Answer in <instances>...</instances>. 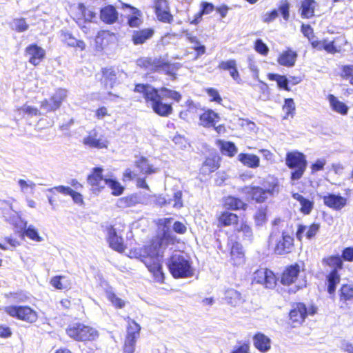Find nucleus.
<instances>
[{
	"label": "nucleus",
	"mask_w": 353,
	"mask_h": 353,
	"mask_svg": "<svg viewBox=\"0 0 353 353\" xmlns=\"http://www.w3.org/2000/svg\"><path fill=\"white\" fill-rule=\"evenodd\" d=\"M179 243V240L174 234L165 232L152 236L142 247L130 249L128 256L141 261L152 274L154 280L163 283L165 276L161 259L164 250L168 245Z\"/></svg>",
	"instance_id": "1"
},
{
	"label": "nucleus",
	"mask_w": 353,
	"mask_h": 353,
	"mask_svg": "<svg viewBox=\"0 0 353 353\" xmlns=\"http://www.w3.org/2000/svg\"><path fill=\"white\" fill-rule=\"evenodd\" d=\"M133 91L141 94L145 104L162 117H167L173 112L171 103L163 102V97L175 102H179L182 99L181 94L178 91L165 87L158 89L148 83H135Z\"/></svg>",
	"instance_id": "2"
},
{
	"label": "nucleus",
	"mask_w": 353,
	"mask_h": 353,
	"mask_svg": "<svg viewBox=\"0 0 353 353\" xmlns=\"http://www.w3.org/2000/svg\"><path fill=\"white\" fill-rule=\"evenodd\" d=\"M343 261L353 262V247H346L341 255L332 254L324 256L321 263L325 268L330 270L325 276V286L327 292L332 296H334L337 286L341 281L340 271L343 268Z\"/></svg>",
	"instance_id": "3"
},
{
	"label": "nucleus",
	"mask_w": 353,
	"mask_h": 353,
	"mask_svg": "<svg viewBox=\"0 0 353 353\" xmlns=\"http://www.w3.org/2000/svg\"><path fill=\"white\" fill-rule=\"evenodd\" d=\"M280 182L277 177L269 176L264 187L250 184L241 188L240 192L250 203L262 204L280 192Z\"/></svg>",
	"instance_id": "4"
},
{
	"label": "nucleus",
	"mask_w": 353,
	"mask_h": 353,
	"mask_svg": "<svg viewBox=\"0 0 353 353\" xmlns=\"http://www.w3.org/2000/svg\"><path fill=\"white\" fill-rule=\"evenodd\" d=\"M218 228L234 227V232L242 233L243 238L251 239L253 236L252 229L246 220L240 221L239 216L234 212L223 210L216 216Z\"/></svg>",
	"instance_id": "5"
},
{
	"label": "nucleus",
	"mask_w": 353,
	"mask_h": 353,
	"mask_svg": "<svg viewBox=\"0 0 353 353\" xmlns=\"http://www.w3.org/2000/svg\"><path fill=\"white\" fill-rule=\"evenodd\" d=\"M318 312V307L314 303L307 305L303 302H294L288 312L289 323L292 327L302 325L308 316H314Z\"/></svg>",
	"instance_id": "6"
},
{
	"label": "nucleus",
	"mask_w": 353,
	"mask_h": 353,
	"mask_svg": "<svg viewBox=\"0 0 353 353\" xmlns=\"http://www.w3.org/2000/svg\"><path fill=\"white\" fill-rule=\"evenodd\" d=\"M167 267L174 279H187L194 274L191 261L181 254L171 255L167 262Z\"/></svg>",
	"instance_id": "7"
},
{
	"label": "nucleus",
	"mask_w": 353,
	"mask_h": 353,
	"mask_svg": "<svg viewBox=\"0 0 353 353\" xmlns=\"http://www.w3.org/2000/svg\"><path fill=\"white\" fill-rule=\"evenodd\" d=\"M65 333L74 341L84 343L94 341L99 336L94 327L82 323L70 324L65 329Z\"/></svg>",
	"instance_id": "8"
},
{
	"label": "nucleus",
	"mask_w": 353,
	"mask_h": 353,
	"mask_svg": "<svg viewBox=\"0 0 353 353\" xmlns=\"http://www.w3.org/2000/svg\"><path fill=\"white\" fill-rule=\"evenodd\" d=\"M301 30L303 34L308 39L312 47L317 50H325L328 54L339 53L341 48L336 46V38L330 41L327 39L319 40L314 34V30L310 24H302Z\"/></svg>",
	"instance_id": "9"
},
{
	"label": "nucleus",
	"mask_w": 353,
	"mask_h": 353,
	"mask_svg": "<svg viewBox=\"0 0 353 353\" xmlns=\"http://www.w3.org/2000/svg\"><path fill=\"white\" fill-rule=\"evenodd\" d=\"M286 166L292 170L290 174V179L292 181L301 179L307 168V160L305 154L298 150L286 153Z\"/></svg>",
	"instance_id": "10"
},
{
	"label": "nucleus",
	"mask_w": 353,
	"mask_h": 353,
	"mask_svg": "<svg viewBox=\"0 0 353 353\" xmlns=\"http://www.w3.org/2000/svg\"><path fill=\"white\" fill-rule=\"evenodd\" d=\"M268 246L273 247L274 253L277 255H285L294 250V239L286 232H282L281 237L276 234H270L268 237Z\"/></svg>",
	"instance_id": "11"
},
{
	"label": "nucleus",
	"mask_w": 353,
	"mask_h": 353,
	"mask_svg": "<svg viewBox=\"0 0 353 353\" xmlns=\"http://www.w3.org/2000/svg\"><path fill=\"white\" fill-rule=\"evenodd\" d=\"M137 65L140 68L152 73L163 70L167 75L173 74L171 63L161 58L142 57L137 60Z\"/></svg>",
	"instance_id": "12"
},
{
	"label": "nucleus",
	"mask_w": 353,
	"mask_h": 353,
	"mask_svg": "<svg viewBox=\"0 0 353 353\" xmlns=\"http://www.w3.org/2000/svg\"><path fill=\"white\" fill-rule=\"evenodd\" d=\"M3 310L10 316L28 323H34L38 320L37 312L28 305H11Z\"/></svg>",
	"instance_id": "13"
},
{
	"label": "nucleus",
	"mask_w": 353,
	"mask_h": 353,
	"mask_svg": "<svg viewBox=\"0 0 353 353\" xmlns=\"http://www.w3.org/2000/svg\"><path fill=\"white\" fill-rule=\"evenodd\" d=\"M233 236L228 238L227 246L229 250L228 262L234 268L243 266L246 261L245 251L242 245Z\"/></svg>",
	"instance_id": "14"
},
{
	"label": "nucleus",
	"mask_w": 353,
	"mask_h": 353,
	"mask_svg": "<svg viewBox=\"0 0 353 353\" xmlns=\"http://www.w3.org/2000/svg\"><path fill=\"white\" fill-rule=\"evenodd\" d=\"M67 97V90L63 88H57L54 92L50 95L49 99H45L41 101L40 106L46 110V112H54L59 110L62 103Z\"/></svg>",
	"instance_id": "15"
},
{
	"label": "nucleus",
	"mask_w": 353,
	"mask_h": 353,
	"mask_svg": "<svg viewBox=\"0 0 353 353\" xmlns=\"http://www.w3.org/2000/svg\"><path fill=\"white\" fill-rule=\"evenodd\" d=\"M304 266L305 264L303 261L287 265L281 274V283L286 286L294 283L301 272L304 271Z\"/></svg>",
	"instance_id": "16"
},
{
	"label": "nucleus",
	"mask_w": 353,
	"mask_h": 353,
	"mask_svg": "<svg viewBox=\"0 0 353 353\" xmlns=\"http://www.w3.org/2000/svg\"><path fill=\"white\" fill-rule=\"evenodd\" d=\"M107 179L108 178L103 175V168L99 166L93 168L87 176V182L94 193H99L103 190Z\"/></svg>",
	"instance_id": "17"
},
{
	"label": "nucleus",
	"mask_w": 353,
	"mask_h": 353,
	"mask_svg": "<svg viewBox=\"0 0 353 353\" xmlns=\"http://www.w3.org/2000/svg\"><path fill=\"white\" fill-rule=\"evenodd\" d=\"M275 274L268 268H259L254 271L252 283L261 284L267 288H272L276 283Z\"/></svg>",
	"instance_id": "18"
},
{
	"label": "nucleus",
	"mask_w": 353,
	"mask_h": 353,
	"mask_svg": "<svg viewBox=\"0 0 353 353\" xmlns=\"http://www.w3.org/2000/svg\"><path fill=\"white\" fill-rule=\"evenodd\" d=\"M152 8L157 19L165 23H172L174 17L170 12L168 0H154Z\"/></svg>",
	"instance_id": "19"
},
{
	"label": "nucleus",
	"mask_w": 353,
	"mask_h": 353,
	"mask_svg": "<svg viewBox=\"0 0 353 353\" xmlns=\"http://www.w3.org/2000/svg\"><path fill=\"white\" fill-rule=\"evenodd\" d=\"M321 230V223L313 222L308 225L304 224H298L295 233L296 239L301 242L304 238L307 240L315 239Z\"/></svg>",
	"instance_id": "20"
},
{
	"label": "nucleus",
	"mask_w": 353,
	"mask_h": 353,
	"mask_svg": "<svg viewBox=\"0 0 353 353\" xmlns=\"http://www.w3.org/2000/svg\"><path fill=\"white\" fill-rule=\"evenodd\" d=\"M106 232V241L109 247L117 252H124L126 249V245L122 236L117 234L114 225H110L107 226Z\"/></svg>",
	"instance_id": "21"
},
{
	"label": "nucleus",
	"mask_w": 353,
	"mask_h": 353,
	"mask_svg": "<svg viewBox=\"0 0 353 353\" xmlns=\"http://www.w3.org/2000/svg\"><path fill=\"white\" fill-rule=\"evenodd\" d=\"M82 143L90 148L105 149L108 146V141L103 136L100 135L95 130H91L83 138Z\"/></svg>",
	"instance_id": "22"
},
{
	"label": "nucleus",
	"mask_w": 353,
	"mask_h": 353,
	"mask_svg": "<svg viewBox=\"0 0 353 353\" xmlns=\"http://www.w3.org/2000/svg\"><path fill=\"white\" fill-rule=\"evenodd\" d=\"M290 3L288 0H281L278 9L266 12L263 17V21L266 23L273 21L278 17V12H280L283 19L288 21L290 19Z\"/></svg>",
	"instance_id": "23"
},
{
	"label": "nucleus",
	"mask_w": 353,
	"mask_h": 353,
	"mask_svg": "<svg viewBox=\"0 0 353 353\" xmlns=\"http://www.w3.org/2000/svg\"><path fill=\"white\" fill-rule=\"evenodd\" d=\"M25 55L28 57V61L34 66H37L44 59L46 51L36 43H32L25 48Z\"/></svg>",
	"instance_id": "24"
},
{
	"label": "nucleus",
	"mask_w": 353,
	"mask_h": 353,
	"mask_svg": "<svg viewBox=\"0 0 353 353\" xmlns=\"http://www.w3.org/2000/svg\"><path fill=\"white\" fill-rule=\"evenodd\" d=\"M96 17V13L87 8L83 3H79L72 12V18L77 22H91Z\"/></svg>",
	"instance_id": "25"
},
{
	"label": "nucleus",
	"mask_w": 353,
	"mask_h": 353,
	"mask_svg": "<svg viewBox=\"0 0 353 353\" xmlns=\"http://www.w3.org/2000/svg\"><path fill=\"white\" fill-rule=\"evenodd\" d=\"M323 203L327 208L339 211L347 204V199L340 194L330 193L323 196Z\"/></svg>",
	"instance_id": "26"
},
{
	"label": "nucleus",
	"mask_w": 353,
	"mask_h": 353,
	"mask_svg": "<svg viewBox=\"0 0 353 353\" xmlns=\"http://www.w3.org/2000/svg\"><path fill=\"white\" fill-rule=\"evenodd\" d=\"M125 321L127 323V326L124 342L136 344L137 339L140 336L141 327L138 323L129 316L125 317Z\"/></svg>",
	"instance_id": "27"
},
{
	"label": "nucleus",
	"mask_w": 353,
	"mask_h": 353,
	"mask_svg": "<svg viewBox=\"0 0 353 353\" xmlns=\"http://www.w3.org/2000/svg\"><path fill=\"white\" fill-rule=\"evenodd\" d=\"M221 162V157L218 154H210L203 162L201 172L203 175H208L216 171L220 168Z\"/></svg>",
	"instance_id": "28"
},
{
	"label": "nucleus",
	"mask_w": 353,
	"mask_h": 353,
	"mask_svg": "<svg viewBox=\"0 0 353 353\" xmlns=\"http://www.w3.org/2000/svg\"><path fill=\"white\" fill-rule=\"evenodd\" d=\"M218 69L222 71H228L232 79L237 83H241L242 79L237 68V62L234 59L221 61L217 66Z\"/></svg>",
	"instance_id": "29"
},
{
	"label": "nucleus",
	"mask_w": 353,
	"mask_h": 353,
	"mask_svg": "<svg viewBox=\"0 0 353 353\" xmlns=\"http://www.w3.org/2000/svg\"><path fill=\"white\" fill-rule=\"evenodd\" d=\"M319 6L315 0H301L299 12L302 19H310L315 17V12Z\"/></svg>",
	"instance_id": "30"
},
{
	"label": "nucleus",
	"mask_w": 353,
	"mask_h": 353,
	"mask_svg": "<svg viewBox=\"0 0 353 353\" xmlns=\"http://www.w3.org/2000/svg\"><path fill=\"white\" fill-rule=\"evenodd\" d=\"M219 121V114L210 108L204 109L199 115L200 124L205 128L214 127Z\"/></svg>",
	"instance_id": "31"
},
{
	"label": "nucleus",
	"mask_w": 353,
	"mask_h": 353,
	"mask_svg": "<svg viewBox=\"0 0 353 353\" xmlns=\"http://www.w3.org/2000/svg\"><path fill=\"white\" fill-rule=\"evenodd\" d=\"M154 34L153 28H147L133 31L131 40L134 45H142L150 39Z\"/></svg>",
	"instance_id": "32"
},
{
	"label": "nucleus",
	"mask_w": 353,
	"mask_h": 353,
	"mask_svg": "<svg viewBox=\"0 0 353 353\" xmlns=\"http://www.w3.org/2000/svg\"><path fill=\"white\" fill-rule=\"evenodd\" d=\"M121 8H128L132 12V14L128 17L127 20V24L130 28H139L142 24V12L140 10L125 3H121Z\"/></svg>",
	"instance_id": "33"
},
{
	"label": "nucleus",
	"mask_w": 353,
	"mask_h": 353,
	"mask_svg": "<svg viewBox=\"0 0 353 353\" xmlns=\"http://www.w3.org/2000/svg\"><path fill=\"white\" fill-rule=\"evenodd\" d=\"M223 206L228 211L245 210L248 208V204L241 199L231 195L223 197Z\"/></svg>",
	"instance_id": "34"
},
{
	"label": "nucleus",
	"mask_w": 353,
	"mask_h": 353,
	"mask_svg": "<svg viewBox=\"0 0 353 353\" xmlns=\"http://www.w3.org/2000/svg\"><path fill=\"white\" fill-rule=\"evenodd\" d=\"M118 12L112 5H107L100 10V19L106 24H113L118 20Z\"/></svg>",
	"instance_id": "35"
},
{
	"label": "nucleus",
	"mask_w": 353,
	"mask_h": 353,
	"mask_svg": "<svg viewBox=\"0 0 353 353\" xmlns=\"http://www.w3.org/2000/svg\"><path fill=\"white\" fill-rule=\"evenodd\" d=\"M253 343L255 348L262 353L267 352L271 348V340L261 332H256L253 336Z\"/></svg>",
	"instance_id": "36"
},
{
	"label": "nucleus",
	"mask_w": 353,
	"mask_h": 353,
	"mask_svg": "<svg viewBox=\"0 0 353 353\" xmlns=\"http://www.w3.org/2000/svg\"><path fill=\"white\" fill-rule=\"evenodd\" d=\"M215 9L214 5L211 2L201 1L200 3V9L196 12L194 18L190 21L191 25H198L201 21L203 15L212 13Z\"/></svg>",
	"instance_id": "37"
},
{
	"label": "nucleus",
	"mask_w": 353,
	"mask_h": 353,
	"mask_svg": "<svg viewBox=\"0 0 353 353\" xmlns=\"http://www.w3.org/2000/svg\"><path fill=\"white\" fill-rule=\"evenodd\" d=\"M297 53L290 48L282 52L277 58V62L279 65L285 67H292L294 65Z\"/></svg>",
	"instance_id": "38"
},
{
	"label": "nucleus",
	"mask_w": 353,
	"mask_h": 353,
	"mask_svg": "<svg viewBox=\"0 0 353 353\" xmlns=\"http://www.w3.org/2000/svg\"><path fill=\"white\" fill-rule=\"evenodd\" d=\"M62 42L70 48H74L83 51L85 49V43L83 40L77 39L72 33L62 32L61 34Z\"/></svg>",
	"instance_id": "39"
},
{
	"label": "nucleus",
	"mask_w": 353,
	"mask_h": 353,
	"mask_svg": "<svg viewBox=\"0 0 353 353\" xmlns=\"http://www.w3.org/2000/svg\"><path fill=\"white\" fill-rule=\"evenodd\" d=\"M292 198L300 203L299 211L304 215L310 214L314 209V203L312 200H310L304 197L302 194L296 192L292 195Z\"/></svg>",
	"instance_id": "40"
},
{
	"label": "nucleus",
	"mask_w": 353,
	"mask_h": 353,
	"mask_svg": "<svg viewBox=\"0 0 353 353\" xmlns=\"http://www.w3.org/2000/svg\"><path fill=\"white\" fill-rule=\"evenodd\" d=\"M338 296L339 302L343 304H347L353 301V285L342 284L339 290Z\"/></svg>",
	"instance_id": "41"
},
{
	"label": "nucleus",
	"mask_w": 353,
	"mask_h": 353,
	"mask_svg": "<svg viewBox=\"0 0 353 353\" xmlns=\"http://www.w3.org/2000/svg\"><path fill=\"white\" fill-rule=\"evenodd\" d=\"M216 145L219 146L221 152L230 158L235 156L237 153L238 149L235 144L232 141H227L224 140H217Z\"/></svg>",
	"instance_id": "42"
},
{
	"label": "nucleus",
	"mask_w": 353,
	"mask_h": 353,
	"mask_svg": "<svg viewBox=\"0 0 353 353\" xmlns=\"http://www.w3.org/2000/svg\"><path fill=\"white\" fill-rule=\"evenodd\" d=\"M238 160L250 168H256L260 164L259 157L253 154L240 153L238 155Z\"/></svg>",
	"instance_id": "43"
},
{
	"label": "nucleus",
	"mask_w": 353,
	"mask_h": 353,
	"mask_svg": "<svg viewBox=\"0 0 353 353\" xmlns=\"http://www.w3.org/2000/svg\"><path fill=\"white\" fill-rule=\"evenodd\" d=\"M224 300L227 304L236 307L243 303L241 294L234 289H228L225 291Z\"/></svg>",
	"instance_id": "44"
},
{
	"label": "nucleus",
	"mask_w": 353,
	"mask_h": 353,
	"mask_svg": "<svg viewBox=\"0 0 353 353\" xmlns=\"http://www.w3.org/2000/svg\"><path fill=\"white\" fill-rule=\"evenodd\" d=\"M327 99L332 110L341 115H346L348 112V107L333 94H329Z\"/></svg>",
	"instance_id": "45"
},
{
	"label": "nucleus",
	"mask_w": 353,
	"mask_h": 353,
	"mask_svg": "<svg viewBox=\"0 0 353 353\" xmlns=\"http://www.w3.org/2000/svg\"><path fill=\"white\" fill-rule=\"evenodd\" d=\"M134 165L137 168L140 172L148 175L157 172V169L153 167L152 165L149 163L148 160L144 157H139L135 162Z\"/></svg>",
	"instance_id": "46"
},
{
	"label": "nucleus",
	"mask_w": 353,
	"mask_h": 353,
	"mask_svg": "<svg viewBox=\"0 0 353 353\" xmlns=\"http://www.w3.org/2000/svg\"><path fill=\"white\" fill-rule=\"evenodd\" d=\"M268 79L270 81H276L279 88L283 89L286 91H290V88L288 86V79L284 75L278 74L269 73Z\"/></svg>",
	"instance_id": "47"
},
{
	"label": "nucleus",
	"mask_w": 353,
	"mask_h": 353,
	"mask_svg": "<svg viewBox=\"0 0 353 353\" xmlns=\"http://www.w3.org/2000/svg\"><path fill=\"white\" fill-rule=\"evenodd\" d=\"M268 207L260 206L257 208L256 212L253 216L254 221L256 225L261 226L265 223L268 221Z\"/></svg>",
	"instance_id": "48"
},
{
	"label": "nucleus",
	"mask_w": 353,
	"mask_h": 353,
	"mask_svg": "<svg viewBox=\"0 0 353 353\" xmlns=\"http://www.w3.org/2000/svg\"><path fill=\"white\" fill-rule=\"evenodd\" d=\"M282 109L285 112L283 116L284 119H288L289 117H293L296 112V106L292 98H288L284 100V103Z\"/></svg>",
	"instance_id": "49"
},
{
	"label": "nucleus",
	"mask_w": 353,
	"mask_h": 353,
	"mask_svg": "<svg viewBox=\"0 0 353 353\" xmlns=\"http://www.w3.org/2000/svg\"><path fill=\"white\" fill-rule=\"evenodd\" d=\"M186 38L190 43L194 44L192 48L196 52V57H200L205 53V46L201 44L196 36L191 34H187Z\"/></svg>",
	"instance_id": "50"
},
{
	"label": "nucleus",
	"mask_w": 353,
	"mask_h": 353,
	"mask_svg": "<svg viewBox=\"0 0 353 353\" xmlns=\"http://www.w3.org/2000/svg\"><path fill=\"white\" fill-rule=\"evenodd\" d=\"M105 185L111 189V194L114 196H120L124 192V187L116 179L108 178Z\"/></svg>",
	"instance_id": "51"
},
{
	"label": "nucleus",
	"mask_w": 353,
	"mask_h": 353,
	"mask_svg": "<svg viewBox=\"0 0 353 353\" xmlns=\"http://www.w3.org/2000/svg\"><path fill=\"white\" fill-rule=\"evenodd\" d=\"M25 236L36 242H40L42 240V238L39 236L37 230L32 225H30L22 232L21 234V238L24 239Z\"/></svg>",
	"instance_id": "52"
},
{
	"label": "nucleus",
	"mask_w": 353,
	"mask_h": 353,
	"mask_svg": "<svg viewBox=\"0 0 353 353\" xmlns=\"http://www.w3.org/2000/svg\"><path fill=\"white\" fill-rule=\"evenodd\" d=\"M205 92L210 97V101L215 103L219 105H221L223 103V99L219 94L218 90L214 88L209 87L204 90Z\"/></svg>",
	"instance_id": "53"
},
{
	"label": "nucleus",
	"mask_w": 353,
	"mask_h": 353,
	"mask_svg": "<svg viewBox=\"0 0 353 353\" xmlns=\"http://www.w3.org/2000/svg\"><path fill=\"white\" fill-rule=\"evenodd\" d=\"M102 79L105 83H114L117 79V72L113 68H103L101 69Z\"/></svg>",
	"instance_id": "54"
},
{
	"label": "nucleus",
	"mask_w": 353,
	"mask_h": 353,
	"mask_svg": "<svg viewBox=\"0 0 353 353\" xmlns=\"http://www.w3.org/2000/svg\"><path fill=\"white\" fill-rule=\"evenodd\" d=\"M172 219H173L172 217H167L159 219L156 221V225L158 228V229L163 230L162 234H164L165 232L171 233L170 231V226L171 225Z\"/></svg>",
	"instance_id": "55"
},
{
	"label": "nucleus",
	"mask_w": 353,
	"mask_h": 353,
	"mask_svg": "<svg viewBox=\"0 0 353 353\" xmlns=\"http://www.w3.org/2000/svg\"><path fill=\"white\" fill-rule=\"evenodd\" d=\"M340 76L345 79H349L353 85V65H345L341 67Z\"/></svg>",
	"instance_id": "56"
},
{
	"label": "nucleus",
	"mask_w": 353,
	"mask_h": 353,
	"mask_svg": "<svg viewBox=\"0 0 353 353\" xmlns=\"http://www.w3.org/2000/svg\"><path fill=\"white\" fill-rule=\"evenodd\" d=\"M254 48L256 52L265 57L269 52V48L261 39H256L254 43Z\"/></svg>",
	"instance_id": "57"
},
{
	"label": "nucleus",
	"mask_w": 353,
	"mask_h": 353,
	"mask_svg": "<svg viewBox=\"0 0 353 353\" xmlns=\"http://www.w3.org/2000/svg\"><path fill=\"white\" fill-rule=\"evenodd\" d=\"M17 110L19 112L23 114H27L30 117L38 116L41 114V112L37 108L26 105H24L23 106L19 108Z\"/></svg>",
	"instance_id": "58"
},
{
	"label": "nucleus",
	"mask_w": 353,
	"mask_h": 353,
	"mask_svg": "<svg viewBox=\"0 0 353 353\" xmlns=\"http://www.w3.org/2000/svg\"><path fill=\"white\" fill-rule=\"evenodd\" d=\"M230 353H250V344L248 342H239Z\"/></svg>",
	"instance_id": "59"
},
{
	"label": "nucleus",
	"mask_w": 353,
	"mask_h": 353,
	"mask_svg": "<svg viewBox=\"0 0 353 353\" xmlns=\"http://www.w3.org/2000/svg\"><path fill=\"white\" fill-rule=\"evenodd\" d=\"M65 278V276L57 275L53 276L50 281V283L52 287L57 290H63L67 288L66 285L62 283L61 279Z\"/></svg>",
	"instance_id": "60"
},
{
	"label": "nucleus",
	"mask_w": 353,
	"mask_h": 353,
	"mask_svg": "<svg viewBox=\"0 0 353 353\" xmlns=\"http://www.w3.org/2000/svg\"><path fill=\"white\" fill-rule=\"evenodd\" d=\"M172 230L175 233L183 235L186 233L187 227L183 223L179 221H176L172 225Z\"/></svg>",
	"instance_id": "61"
},
{
	"label": "nucleus",
	"mask_w": 353,
	"mask_h": 353,
	"mask_svg": "<svg viewBox=\"0 0 353 353\" xmlns=\"http://www.w3.org/2000/svg\"><path fill=\"white\" fill-rule=\"evenodd\" d=\"M108 299L117 308H122L125 305V302L114 293L108 295Z\"/></svg>",
	"instance_id": "62"
},
{
	"label": "nucleus",
	"mask_w": 353,
	"mask_h": 353,
	"mask_svg": "<svg viewBox=\"0 0 353 353\" xmlns=\"http://www.w3.org/2000/svg\"><path fill=\"white\" fill-rule=\"evenodd\" d=\"M28 27L25 19L21 18L16 21L14 30L18 32H21L27 30Z\"/></svg>",
	"instance_id": "63"
},
{
	"label": "nucleus",
	"mask_w": 353,
	"mask_h": 353,
	"mask_svg": "<svg viewBox=\"0 0 353 353\" xmlns=\"http://www.w3.org/2000/svg\"><path fill=\"white\" fill-rule=\"evenodd\" d=\"M325 165V161L323 159H317L311 165V171L312 173L322 170Z\"/></svg>",
	"instance_id": "64"
}]
</instances>
